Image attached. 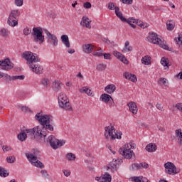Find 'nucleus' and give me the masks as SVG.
I'll list each match as a JSON object with an SVG mask.
<instances>
[{
  "instance_id": "ea45409f",
  "label": "nucleus",
  "mask_w": 182,
  "mask_h": 182,
  "mask_svg": "<svg viewBox=\"0 0 182 182\" xmlns=\"http://www.w3.org/2000/svg\"><path fill=\"white\" fill-rule=\"evenodd\" d=\"M161 63L164 66L168 68L170 66V64L168 63V58H166V57H163L161 60Z\"/></svg>"
},
{
  "instance_id": "4be33fe9",
  "label": "nucleus",
  "mask_w": 182,
  "mask_h": 182,
  "mask_svg": "<svg viewBox=\"0 0 182 182\" xmlns=\"http://www.w3.org/2000/svg\"><path fill=\"white\" fill-rule=\"evenodd\" d=\"M105 90L106 93L112 95V93H114V92H116V85L113 84L108 85L105 87Z\"/></svg>"
},
{
  "instance_id": "393cba45",
  "label": "nucleus",
  "mask_w": 182,
  "mask_h": 182,
  "mask_svg": "<svg viewBox=\"0 0 182 182\" xmlns=\"http://www.w3.org/2000/svg\"><path fill=\"white\" fill-rule=\"evenodd\" d=\"M60 86H62V82L59 80H55L53 82L52 87L54 92H59V90L61 89Z\"/></svg>"
},
{
  "instance_id": "6ab92c4d",
  "label": "nucleus",
  "mask_w": 182,
  "mask_h": 182,
  "mask_svg": "<svg viewBox=\"0 0 182 182\" xmlns=\"http://www.w3.org/2000/svg\"><path fill=\"white\" fill-rule=\"evenodd\" d=\"M91 22H92V20L89 19L88 17L83 16L80 22V25L81 26L87 28V29H90V28H92V26L90 25Z\"/></svg>"
},
{
  "instance_id": "603ef678",
  "label": "nucleus",
  "mask_w": 182,
  "mask_h": 182,
  "mask_svg": "<svg viewBox=\"0 0 182 182\" xmlns=\"http://www.w3.org/2000/svg\"><path fill=\"white\" fill-rule=\"evenodd\" d=\"M156 109H158V110H160L161 112H164V107L161 106V104H156Z\"/></svg>"
},
{
  "instance_id": "1a4fd4ad",
  "label": "nucleus",
  "mask_w": 182,
  "mask_h": 182,
  "mask_svg": "<svg viewBox=\"0 0 182 182\" xmlns=\"http://www.w3.org/2000/svg\"><path fill=\"white\" fill-rule=\"evenodd\" d=\"M21 15L19 10H12L9 16L7 23L9 26H16L18 25V20Z\"/></svg>"
},
{
  "instance_id": "a18cd8bd",
  "label": "nucleus",
  "mask_w": 182,
  "mask_h": 182,
  "mask_svg": "<svg viewBox=\"0 0 182 182\" xmlns=\"http://www.w3.org/2000/svg\"><path fill=\"white\" fill-rule=\"evenodd\" d=\"M13 80H23L25 75H14L12 76Z\"/></svg>"
},
{
  "instance_id": "49530a36",
  "label": "nucleus",
  "mask_w": 182,
  "mask_h": 182,
  "mask_svg": "<svg viewBox=\"0 0 182 182\" xmlns=\"http://www.w3.org/2000/svg\"><path fill=\"white\" fill-rule=\"evenodd\" d=\"M41 173L42 175V177L44 178H49V173H48V171L43 169L41 171Z\"/></svg>"
},
{
  "instance_id": "aec40b11",
  "label": "nucleus",
  "mask_w": 182,
  "mask_h": 182,
  "mask_svg": "<svg viewBox=\"0 0 182 182\" xmlns=\"http://www.w3.org/2000/svg\"><path fill=\"white\" fill-rule=\"evenodd\" d=\"M127 106L129 109V112L134 114H137V112H139V109L137 108V105L134 102H129L127 104Z\"/></svg>"
},
{
  "instance_id": "dca6fc26",
  "label": "nucleus",
  "mask_w": 182,
  "mask_h": 182,
  "mask_svg": "<svg viewBox=\"0 0 182 182\" xmlns=\"http://www.w3.org/2000/svg\"><path fill=\"white\" fill-rule=\"evenodd\" d=\"M129 19H131V23H132V25H138V26H140V28H141L142 29H146V28H149V25L147 24V23H143V21L139 20V19H136L133 17L129 18Z\"/></svg>"
},
{
  "instance_id": "c85d7f7f",
  "label": "nucleus",
  "mask_w": 182,
  "mask_h": 182,
  "mask_svg": "<svg viewBox=\"0 0 182 182\" xmlns=\"http://www.w3.org/2000/svg\"><path fill=\"white\" fill-rule=\"evenodd\" d=\"M141 63L146 65H150L151 63V57L145 55L141 58Z\"/></svg>"
},
{
  "instance_id": "052dcab7",
  "label": "nucleus",
  "mask_w": 182,
  "mask_h": 182,
  "mask_svg": "<svg viewBox=\"0 0 182 182\" xmlns=\"http://www.w3.org/2000/svg\"><path fill=\"white\" fill-rule=\"evenodd\" d=\"M77 77H80V79H83L82 73L79 72L78 74L77 75Z\"/></svg>"
},
{
  "instance_id": "bf43d9fd",
  "label": "nucleus",
  "mask_w": 182,
  "mask_h": 182,
  "mask_svg": "<svg viewBox=\"0 0 182 182\" xmlns=\"http://www.w3.org/2000/svg\"><path fill=\"white\" fill-rule=\"evenodd\" d=\"M104 59H110V53H105L104 55Z\"/></svg>"
},
{
  "instance_id": "c03bdc74",
  "label": "nucleus",
  "mask_w": 182,
  "mask_h": 182,
  "mask_svg": "<svg viewBox=\"0 0 182 182\" xmlns=\"http://www.w3.org/2000/svg\"><path fill=\"white\" fill-rule=\"evenodd\" d=\"M3 77L6 82H11L13 80L12 76L3 73Z\"/></svg>"
},
{
  "instance_id": "4c0bfd02",
  "label": "nucleus",
  "mask_w": 182,
  "mask_h": 182,
  "mask_svg": "<svg viewBox=\"0 0 182 182\" xmlns=\"http://www.w3.org/2000/svg\"><path fill=\"white\" fill-rule=\"evenodd\" d=\"M93 55L98 56V58L103 56V50H102V48H98L93 52Z\"/></svg>"
},
{
  "instance_id": "473e14b6",
  "label": "nucleus",
  "mask_w": 182,
  "mask_h": 182,
  "mask_svg": "<svg viewBox=\"0 0 182 182\" xmlns=\"http://www.w3.org/2000/svg\"><path fill=\"white\" fill-rule=\"evenodd\" d=\"M104 182H112V176L108 172L102 175Z\"/></svg>"
},
{
  "instance_id": "e433bc0d",
  "label": "nucleus",
  "mask_w": 182,
  "mask_h": 182,
  "mask_svg": "<svg viewBox=\"0 0 182 182\" xmlns=\"http://www.w3.org/2000/svg\"><path fill=\"white\" fill-rule=\"evenodd\" d=\"M168 83V81L166 78L160 77L158 80V84L160 85V86H166Z\"/></svg>"
},
{
  "instance_id": "2eb2a0df",
  "label": "nucleus",
  "mask_w": 182,
  "mask_h": 182,
  "mask_svg": "<svg viewBox=\"0 0 182 182\" xmlns=\"http://www.w3.org/2000/svg\"><path fill=\"white\" fill-rule=\"evenodd\" d=\"M143 168H149V164L146 162H142V163H134L132 164V170L133 171H136V170H143Z\"/></svg>"
},
{
  "instance_id": "e2e57ef3",
  "label": "nucleus",
  "mask_w": 182,
  "mask_h": 182,
  "mask_svg": "<svg viewBox=\"0 0 182 182\" xmlns=\"http://www.w3.org/2000/svg\"><path fill=\"white\" fill-rule=\"evenodd\" d=\"M159 130H160V132H164L166 130V129H164V127H159Z\"/></svg>"
},
{
  "instance_id": "2f4dec72",
  "label": "nucleus",
  "mask_w": 182,
  "mask_h": 182,
  "mask_svg": "<svg viewBox=\"0 0 182 182\" xmlns=\"http://www.w3.org/2000/svg\"><path fill=\"white\" fill-rule=\"evenodd\" d=\"M166 26L168 31H173V29H174V26H176L174 21L169 20L168 22L166 23Z\"/></svg>"
},
{
  "instance_id": "4d7b16f0",
  "label": "nucleus",
  "mask_w": 182,
  "mask_h": 182,
  "mask_svg": "<svg viewBox=\"0 0 182 182\" xmlns=\"http://www.w3.org/2000/svg\"><path fill=\"white\" fill-rule=\"evenodd\" d=\"M95 180H96V181L104 182L103 175L100 177H99V176L95 177Z\"/></svg>"
},
{
  "instance_id": "a211bd4d",
  "label": "nucleus",
  "mask_w": 182,
  "mask_h": 182,
  "mask_svg": "<svg viewBox=\"0 0 182 182\" xmlns=\"http://www.w3.org/2000/svg\"><path fill=\"white\" fill-rule=\"evenodd\" d=\"M100 100L104 102L105 103H109V102L110 103V102H111V106H113V105H114V101H113V98L109 94H102L100 97Z\"/></svg>"
},
{
  "instance_id": "c9c22d12",
  "label": "nucleus",
  "mask_w": 182,
  "mask_h": 182,
  "mask_svg": "<svg viewBox=\"0 0 182 182\" xmlns=\"http://www.w3.org/2000/svg\"><path fill=\"white\" fill-rule=\"evenodd\" d=\"M109 166L112 170L117 171V160L113 159L112 161L109 163Z\"/></svg>"
},
{
  "instance_id": "4468645a",
  "label": "nucleus",
  "mask_w": 182,
  "mask_h": 182,
  "mask_svg": "<svg viewBox=\"0 0 182 182\" xmlns=\"http://www.w3.org/2000/svg\"><path fill=\"white\" fill-rule=\"evenodd\" d=\"M47 143L50 144V146H51L52 149L56 150L58 149V143H59V139H56L55 136L50 135L47 139Z\"/></svg>"
},
{
  "instance_id": "13d9d810",
  "label": "nucleus",
  "mask_w": 182,
  "mask_h": 182,
  "mask_svg": "<svg viewBox=\"0 0 182 182\" xmlns=\"http://www.w3.org/2000/svg\"><path fill=\"white\" fill-rule=\"evenodd\" d=\"M21 110H22V112H29L30 109L28 107H21Z\"/></svg>"
},
{
  "instance_id": "6e6d98bb",
  "label": "nucleus",
  "mask_w": 182,
  "mask_h": 182,
  "mask_svg": "<svg viewBox=\"0 0 182 182\" xmlns=\"http://www.w3.org/2000/svg\"><path fill=\"white\" fill-rule=\"evenodd\" d=\"M116 7H114V4L113 3H109L108 4V9H110L111 11H113Z\"/></svg>"
},
{
  "instance_id": "09e8293b",
  "label": "nucleus",
  "mask_w": 182,
  "mask_h": 182,
  "mask_svg": "<svg viewBox=\"0 0 182 182\" xmlns=\"http://www.w3.org/2000/svg\"><path fill=\"white\" fill-rule=\"evenodd\" d=\"M15 5L16 6H22L23 5V0H15Z\"/></svg>"
},
{
  "instance_id": "3c124183",
  "label": "nucleus",
  "mask_w": 182,
  "mask_h": 182,
  "mask_svg": "<svg viewBox=\"0 0 182 182\" xmlns=\"http://www.w3.org/2000/svg\"><path fill=\"white\" fill-rule=\"evenodd\" d=\"M122 4H126L127 5H132L133 4V0H121Z\"/></svg>"
},
{
  "instance_id": "f8f14e48",
  "label": "nucleus",
  "mask_w": 182,
  "mask_h": 182,
  "mask_svg": "<svg viewBox=\"0 0 182 182\" xmlns=\"http://www.w3.org/2000/svg\"><path fill=\"white\" fill-rule=\"evenodd\" d=\"M43 31L47 35V42L50 43V45H53V46H58V38L56 36L50 33L49 31L47 29H43Z\"/></svg>"
},
{
  "instance_id": "37998d69",
  "label": "nucleus",
  "mask_w": 182,
  "mask_h": 182,
  "mask_svg": "<svg viewBox=\"0 0 182 182\" xmlns=\"http://www.w3.org/2000/svg\"><path fill=\"white\" fill-rule=\"evenodd\" d=\"M41 84L45 86V87H48V85H50V81L48 78H43L41 80Z\"/></svg>"
},
{
  "instance_id": "ddd939ff",
  "label": "nucleus",
  "mask_w": 182,
  "mask_h": 182,
  "mask_svg": "<svg viewBox=\"0 0 182 182\" xmlns=\"http://www.w3.org/2000/svg\"><path fill=\"white\" fill-rule=\"evenodd\" d=\"M164 167L167 174H177V168H176V165H174V164L167 162L164 164Z\"/></svg>"
},
{
  "instance_id": "72a5a7b5",
  "label": "nucleus",
  "mask_w": 182,
  "mask_h": 182,
  "mask_svg": "<svg viewBox=\"0 0 182 182\" xmlns=\"http://www.w3.org/2000/svg\"><path fill=\"white\" fill-rule=\"evenodd\" d=\"M9 176V173H8V171L3 168L2 166H0V176L1 177H8Z\"/></svg>"
},
{
  "instance_id": "423d86ee",
  "label": "nucleus",
  "mask_w": 182,
  "mask_h": 182,
  "mask_svg": "<svg viewBox=\"0 0 182 182\" xmlns=\"http://www.w3.org/2000/svg\"><path fill=\"white\" fill-rule=\"evenodd\" d=\"M34 154L35 155L29 153H26V156L28 161H30V163H31L33 166H35V167H38L39 168H45V165H43V164L41 162V161L38 160V157L36 156H38V154H39V150L34 149Z\"/></svg>"
},
{
  "instance_id": "79ce46f5",
  "label": "nucleus",
  "mask_w": 182,
  "mask_h": 182,
  "mask_svg": "<svg viewBox=\"0 0 182 182\" xmlns=\"http://www.w3.org/2000/svg\"><path fill=\"white\" fill-rule=\"evenodd\" d=\"M6 161L7 163H9V164H14L16 161V158L15 157V156H8L6 158Z\"/></svg>"
},
{
  "instance_id": "a878e982",
  "label": "nucleus",
  "mask_w": 182,
  "mask_h": 182,
  "mask_svg": "<svg viewBox=\"0 0 182 182\" xmlns=\"http://www.w3.org/2000/svg\"><path fill=\"white\" fill-rule=\"evenodd\" d=\"M82 50L85 53H92V52H93V46H92V44L83 45Z\"/></svg>"
},
{
  "instance_id": "58836bf2",
  "label": "nucleus",
  "mask_w": 182,
  "mask_h": 182,
  "mask_svg": "<svg viewBox=\"0 0 182 182\" xmlns=\"http://www.w3.org/2000/svg\"><path fill=\"white\" fill-rule=\"evenodd\" d=\"M144 180H146V178L143 176H134L132 177V181L134 182H144Z\"/></svg>"
},
{
  "instance_id": "de8ad7c7",
  "label": "nucleus",
  "mask_w": 182,
  "mask_h": 182,
  "mask_svg": "<svg viewBox=\"0 0 182 182\" xmlns=\"http://www.w3.org/2000/svg\"><path fill=\"white\" fill-rule=\"evenodd\" d=\"M66 143L65 140H58V142H57V149L58 147H62V146H64V144Z\"/></svg>"
},
{
  "instance_id": "cd10ccee",
  "label": "nucleus",
  "mask_w": 182,
  "mask_h": 182,
  "mask_svg": "<svg viewBox=\"0 0 182 182\" xmlns=\"http://www.w3.org/2000/svg\"><path fill=\"white\" fill-rule=\"evenodd\" d=\"M129 45H130V43L126 41L124 48L122 49L123 53H127V52H132L133 50V47L132 46H129Z\"/></svg>"
},
{
  "instance_id": "a19ab883",
  "label": "nucleus",
  "mask_w": 182,
  "mask_h": 182,
  "mask_svg": "<svg viewBox=\"0 0 182 182\" xmlns=\"http://www.w3.org/2000/svg\"><path fill=\"white\" fill-rule=\"evenodd\" d=\"M0 33L1 36L6 37V36H9V31L8 30V28H3L1 29Z\"/></svg>"
},
{
  "instance_id": "f03ea898",
  "label": "nucleus",
  "mask_w": 182,
  "mask_h": 182,
  "mask_svg": "<svg viewBox=\"0 0 182 182\" xmlns=\"http://www.w3.org/2000/svg\"><path fill=\"white\" fill-rule=\"evenodd\" d=\"M22 58L27 60L31 70L34 73H43V68L39 65L41 59L38 58V55L31 51H26L22 53Z\"/></svg>"
},
{
  "instance_id": "680f3d73",
  "label": "nucleus",
  "mask_w": 182,
  "mask_h": 182,
  "mask_svg": "<svg viewBox=\"0 0 182 182\" xmlns=\"http://www.w3.org/2000/svg\"><path fill=\"white\" fill-rule=\"evenodd\" d=\"M68 52L70 54H73V53H75V50L70 48L68 50Z\"/></svg>"
},
{
  "instance_id": "69168bd1",
  "label": "nucleus",
  "mask_w": 182,
  "mask_h": 182,
  "mask_svg": "<svg viewBox=\"0 0 182 182\" xmlns=\"http://www.w3.org/2000/svg\"><path fill=\"white\" fill-rule=\"evenodd\" d=\"M178 76H180V79L182 80V72H180L178 75Z\"/></svg>"
},
{
  "instance_id": "8fccbe9b",
  "label": "nucleus",
  "mask_w": 182,
  "mask_h": 182,
  "mask_svg": "<svg viewBox=\"0 0 182 182\" xmlns=\"http://www.w3.org/2000/svg\"><path fill=\"white\" fill-rule=\"evenodd\" d=\"M83 6L86 9H90V8H92V4H90V2L87 1V2L84 3Z\"/></svg>"
},
{
  "instance_id": "c756f323",
  "label": "nucleus",
  "mask_w": 182,
  "mask_h": 182,
  "mask_svg": "<svg viewBox=\"0 0 182 182\" xmlns=\"http://www.w3.org/2000/svg\"><path fill=\"white\" fill-rule=\"evenodd\" d=\"M65 159L68 161H75V160H76V155H75V154L73 153L70 152L65 154Z\"/></svg>"
},
{
  "instance_id": "0e129e2a",
  "label": "nucleus",
  "mask_w": 182,
  "mask_h": 182,
  "mask_svg": "<svg viewBox=\"0 0 182 182\" xmlns=\"http://www.w3.org/2000/svg\"><path fill=\"white\" fill-rule=\"evenodd\" d=\"M4 77V73L0 71V79H2Z\"/></svg>"
},
{
  "instance_id": "5fc2aeb1",
  "label": "nucleus",
  "mask_w": 182,
  "mask_h": 182,
  "mask_svg": "<svg viewBox=\"0 0 182 182\" xmlns=\"http://www.w3.org/2000/svg\"><path fill=\"white\" fill-rule=\"evenodd\" d=\"M64 176H65V177H69V176H70V171H68V170H63Z\"/></svg>"
},
{
  "instance_id": "b1692460",
  "label": "nucleus",
  "mask_w": 182,
  "mask_h": 182,
  "mask_svg": "<svg viewBox=\"0 0 182 182\" xmlns=\"http://www.w3.org/2000/svg\"><path fill=\"white\" fill-rule=\"evenodd\" d=\"M146 150L149 153H154L157 150V145L156 144L150 143L146 146Z\"/></svg>"
},
{
  "instance_id": "864d4df0",
  "label": "nucleus",
  "mask_w": 182,
  "mask_h": 182,
  "mask_svg": "<svg viewBox=\"0 0 182 182\" xmlns=\"http://www.w3.org/2000/svg\"><path fill=\"white\" fill-rule=\"evenodd\" d=\"M2 150H3L4 151H9V150H11V146H6V145H4V146H2Z\"/></svg>"
},
{
  "instance_id": "774afa93",
  "label": "nucleus",
  "mask_w": 182,
  "mask_h": 182,
  "mask_svg": "<svg viewBox=\"0 0 182 182\" xmlns=\"http://www.w3.org/2000/svg\"><path fill=\"white\" fill-rule=\"evenodd\" d=\"M144 182H150V181L147 180V178L144 179Z\"/></svg>"
},
{
  "instance_id": "f257e3e1",
  "label": "nucleus",
  "mask_w": 182,
  "mask_h": 182,
  "mask_svg": "<svg viewBox=\"0 0 182 182\" xmlns=\"http://www.w3.org/2000/svg\"><path fill=\"white\" fill-rule=\"evenodd\" d=\"M36 120H38L40 123V126H37L33 129H26L23 127L21 129V133L18 134L17 137L20 141H25L28 137V134L31 140H35L38 143H45V138L46 137V132L48 130L53 132V126L55 123L50 116L48 114L42 115L41 113H37L35 116Z\"/></svg>"
},
{
  "instance_id": "338daca9",
  "label": "nucleus",
  "mask_w": 182,
  "mask_h": 182,
  "mask_svg": "<svg viewBox=\"0 0 182 182\" xmlns=\"http://www.w3.org/2000/svg\"><path fill=\"white\" fill-rule=\"evenodd\" d=\"M159 182H168L166 180H164V179H161L160 181H159Z\"/></svg>"
},
{
  "instance_id": "6e6552de",
  "label": "nucleus",
  "mask_w": 182,
  "mask_h": 182,
  "mask_svg": "<svg viewBox=\"0 0 182 182\" xmlns=\"http://www.w3.org/2000/svg\"><path fill=\"white\" fill-rule=\"evenodd\" d=\"M149 38L150 39L151 43H154V45H159L160 48H162V49H166V50H169L171 52L173 50V48L168 47V46L164 44L163 41L159 38V36L156 33H149Z\"/></svg>"
},
{
  "instance_id": "9d476101",
  "label": "nucleus",
  "mask_w": 182,
  "mask_h": 182,
  "mask_svg": "<svg viewBox=\"0 0 182 182\" xmlns=\"http://www.w3.org/2000/svg\"><path fill=\"white\" fill-rule=\"evenodd\" d=\"M14 66V64L11 62L9 58L0 60V70H6V72H9V70L13 69Z\"/></svg>"
},
{
  "instance_id": "39448f33",
  "label": "nucleus",
  "mask_w": 182,
  "mask_h": 182,
  "mask_svg": "<svg viewBox=\"0 0 182 182\" xmlns=\"http://www.w3.org/2000/svg\"><path fill=\"white\" fill-rule=\"evenodd\" d=\"M105 137L106 140L110 139V140L113 141L116 140V139H122V132L116 131L113 125L105 127Z\"/></svg>"
},
{
  "instance_id": "20e7f679",
  "label": "nucleus",
  "mask_w": 182,
  "mask_h": 182,
  "mask_svg": "<svg viewBox=\"0 0 182 182\" xmlns=\"http://www.w3.org/2000/svg\"><path fill=\"white\" fill-rule=\"evenodd\" d=\"M133 149H136V145L134 144V141H131L124 144L123 147L120 148L119 149V153L123 156L124 159L130 160L133 156H135L134 152L133 151Z\"/></svg>"
},
{
  "instance_id": "7c9ffc66",
  "label": "nucleus",
  "mask_w": 182,
  "mask_h": 182,
  "mask_svg": "<svg viewBox=\"0 0 182 182\" xmlns=\"http://www.w3.org/2000/svg\"><path fill=\"white\" fill-rule=\"evenodd\" d=\"M175 133H176L177 137H178L179 145L182 146V132H181V129H176L175 131Z\"/></svg>"
},
{
  "instance_id": "f3484780",
  "label": "nucleus",
  "mask_w": 182,
  "mask_h": 182,
  "mask_svg": "<svg viewBox=\"0 0 182 182\" xmlns=\"http://www.w3.org/2000/svg\"><path fill=\"white\" fill-rule=\"evenodd\" d=\"M113 55L117 59H119L122 63H124V65H129V60H127V58H126V57L120 52L115 50L113 52Z\"/></svg>"
},
{
  "instance_id": "7ed1b4c3",
  "label": "nucleus",
  "mask_w": 182,
  "mask_h": 182,
  "mask_svg": "<svg viewBox=\"0 0 182 182\" xmlns=\"http://www.w3.org/2000/svg\"><path fill=\"white\" fill-rule=\"evenodd\" d=\"M33 38V41L36 43H43L45 42V36H43V29L42 27H34L33 28V31L29 28H26L23 29V34L26 36L31 35Z\"/></svg>"
},
{
  "instance_id": "bb28decb",
  "label": "nucleus",
  "mask_w": 182,
  "mask_h": 182,
  "mask_svg": "<svg viewBox=\"0 0 182 182\" xmlns=\"http://www.w3.org/2000/svg\"><path fill=\"white\" fill-rule=\"evenodd\" d=\"M80 93H86L87 96H93V91L92 90L89 89L87 87H82L80 90Z\"/></svg>"
},
{
  "instance_id": "9b49d317",
  "label": "nucleus",
  "mask_w": 182,
  "mask_h": 182,
  "mask_svg": "<svg viewBox=\"0 0 182 182\" xmlns=\"http://www.w3.org/2000/svg\"><path fill=\"white\" fill-rule=\"evenodd\" d=\"M114 11H115L116 16L119 18H120L122 22H127V23H129V25H130V26L133 28V29H136V24L132 23V19H130V18L127 19L126 18H124V16H123V14L120 12V8L119 6H115Z\"/></svg>"
},
{
  "instance_id": "412c9836",
  "label": "nucleus",
  "mask_w": 182,
  "mask_h": 182,
  "mask_svg": "<svg viewBox=\"0 0 182 182\" xmlns=\"http://www.w3.org/2000/svg\"><path fill=\"white\" fill-rule=\"evenodd\" d=\"M123 76L125 77V79H127V80L133 82V83H136V82H137V77L134 74H132L130 73H124Z\"/></svg>"
},
{
  "instance_id": "5701e85b",
  "label": "nucleus",
  "mask_w": 182,
  "mask_h": 182,
  "mask_svg": "<svg viewBox=\"0 0 182 182\" xmlns=\"http://www.w3.org/2000/svg\"><path fill=\"white\" fill-rule=\"evenodd\" d=\"M61 41L63 45H65V48H70V41H69V36L68 35L61 36Z\"/></svg>"
},
{
  "instance_id": "0eeeda50",
  "label": "nucleus",
  "mask_w": 182,
  "mask_h": 182,
  "mask_svg": "<svg viewBox=\"0 0 182 182\" xmlns=\"http://www.w3.org/2000/svg\"><path fill=\"white\" fill-rule=\"evenodd\" d=\"M58 105L61 109L63 110H69L72 112L73 109L72 108V105L68 99V97L64 93H60L58 95Z\"/></svg>"
},
{
  "instance_id": "f704fd0d",
  "label": "nucleus",
  "mask_w": 182,
  "mask_h": 182,
  "mask_svg": "<svg viewBox=\"0 0 182 182\" xmlns=\"http://www.w3.org/2000/svg\"><path fill=\"white\" fill-rule=\"evenodd\" d=\"M107 67V65H106V64L100 63L97 65L96 69L98 70V72H103Z\"/></svg>"
}]
</instances>
